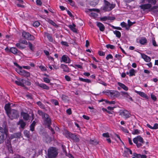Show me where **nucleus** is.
<instances>
[{
    "instance_id": "obj_1",
    "label": "nucleus",
    "mask_w": 158,
    "mask_h": 158,
    "mask_svg": "<svg viewBox=\"0 0 158 158\" xmlns=\"http://www.w3.org/2000/svg\"><path fill=\"white\" fill-rule=\"evenodd\" d=\"M38 114L40 115L44 119V123L47 125L48 127L51 130L52 133L54 134L55 132L54 131L50 126L51 122L49 116L47 114L44 113L41 110H38Z\"/></svg>"
},
{
    "instance_id": "obj_2",
    "label": "nucleus",
    "mask_w": 158,
    "mask_h": 158,
    "mask_svg": "<svg viewBox=\"0 0 158 158\" xmlns=\"http://www.w3.org/2000/svg\"><path fill=\"white\" fill-rule=\"evenodd\" d=\"M8 130L6 127L4 128L0 127V144L3 143L5 136H6Z\"/></svg>"
},
{
    "instance_id": "obj_3",
    "label": "nucleus",
    "mask_w": 158,
    "mask_h": 158,
    "mask_svg": "<svg viewBox=\"0 0 158 158\" xmlns=\"http://www.w3.org/2000/svg\"><path fill=\"white\" fill-rule=\"evenodd\" d=\"M49 158H55L58 154L57 150L54 148L52 147L48 150Z\"/></svg>"
},
{
    "instance_id": "obj_4",
    "label": "nucleus",
    "mask_w": 158,
    "mask_h": 158,
    "mask_svg": "<svg viewBox=\"0 0 158 158\" xmlns=\"http://www.w3.org/2000/svg\"><path fill=\"white\" fill-rule=\"evenodd\" d=\"M7 114L12 120L14 118H17L19 117V112L17 110L14 109L11 110Z\"/></svg>"
},
{
    "instance_id": "obj_5",
    "label": "nucleus",
    "mask_w": 158,
    "mask_h": 158,
    "mask_svg": "<svg viewBox=\"0 0 158 158\" xmlns=\"http://www.w3.org/2000/svg\"><path fill=\"white\" fill-rule=\"evenodd\" d=\"M64 133L66 136L69 137L74 140L75 142H78L80 139L75 134H73L67 131H65Z\"/></svg>"
},
{
    "instance_id": "obj_6",
    "label": "nucleus",
    "mask_w": 158,
    "mask_h": 158,
    "mask_svg": "<svg viewBox=\"0 0 158 158\" xmlns=\"http://www.w3.org/2000/svg\"><path fill=\"white\" fill-rule=\"evenodd\" d=\"M105 6L103 10L105 11H110L114 8L115 5V4H110L109 2L106 0H104Z\"/></svg>"
},
{
    "instance_id": "obj_7",
    "label": "nucleus",
    "mask_w": 158,
    "mask_h": 158,
    "mask_svg": "<svg viewBox=\"0 0 158 158\" xmlns=\"http://www.w3.org/2000/svg\"><path fill=\"white\" fill-rule=\"evenodd\" d=\"M106 92L108 94V95L112 99L118 98L120 95V93L117 91L110 90Z\"/></svg>"
},
{
    "instance_id": "obj_8",
    "label": "nucleus",
    "mask_w": 158,
    "mask_h": 158,
    "mask_svg": "<svg viewBox=\"0 0 158 158\" xmlns=\"http://www.w3.org/2000/svg\"><path fill=\"white\" fill-rule=\"evenodd\" d=\"M22 36L26 39L30 40H34L35 39L34 37L30 34L28 32L23 31L22 33Z\"/></svg>"
},
{
    "instance_id": "obj_9",
    "label": "nucleus",
    "mask_w": 158,
    "mask_h": 158,
    "mask_svg": "<svg viewBox=\"0 0 158 158\" xmlns=\"http://www.w3.org/2000/svg\"><path fill=\"white\" fill-rule=\"evenodd\" d=\"M120 115L124 116L126 118H127L130 117V114L128 111L124 110L120 111Z\"/></svg>"
},
{
    "instance_id": "obj_10",
    "label": "nucleus",
    "mask_w": 158,
    "mask_h": 158,
    "mask_svg": "<svg viewBox=\"0 0 158 158\" xmlns=\"http://www.w3.org/2000/svg\"><path fill=\"white\" fill-rule=\"evenodd\" d=\"M133 141L134 143H138V141L142 143H144L143 138L139 135H138L136 137L134 138L133 139Z\"/></svg>"
},
{
    "instance_id": "obj_11",
    "label": "nucleus",
    "mask_w": 158,
    "mask_h": 158,
    "mask_svg": "<svg viewBox=\"0 0 158 158\" xmlns=\"http://www.w3.org/2000/svg\"><path fill=\"white\" fill-rule=\"evenodd\" d=\"M139 7L143 10L149 9H150L152 8V5L151 4L148 3L140 5L139 6Z\"/></svg>"
},
{
    "instance_id": "obj_12",
    "label": "nucleus",
    "mask_w": 158,
    "mask_h": 158,
    "mask_svg": "<svg viewBox=\"0 0 158 158\" xmlns=\"http://www.w3.org/2000/svg\"><path fill=\"white\" fill-rule=\"evenodd\" d=\"M36 85L46 90H48L49 89V87L44 83L39 84V82H36Z\"/></svg>"
},
{
    "instance_id": "obj_13",
    "label": "nucleus",
    "mask_w": 158,
    "mask_h": 158,
    "mask_svg": "<svg viewBox=\"0 0 158 158\" xmlns=\"http://www.w3.org/2000/svg\"><path fill=\"white\" fill-rule=\"evenodd\" d=\"M24 80L23 79H19L18 81H15V82L18 85L24 87Z\"/></svg>"
},
{
    "instance_id": "obj_14",
    "label": "nucleus",
    "mask_w": 158,
    "mask_h": 158,
    "mask_svg": "<svg viewBox=\"0 0 158 158\" xmlns=\"http://www.w3.org/2000/svg\"><path fill=\"white\" fill-rule=\"evenodd\" d=\"M121 93L122 95L123 96L126 98H127L129 99L132 101H133V100L132 98L127 93L124 92V91H121Z\"/></svg>"
},
{
    "instance_id": "obj_15",
    "label": "nucleus",
    "mask_w": 158,
    "mask_h": 158,
    "mask_svg": "<svg viewBox=\"0 0 158 158\" xmlns=\"http://www.w3.org/2000/svg\"><path fill=\"white\" fill-rule=\"evenodd\" d=\"M21 115L25 120H27L29 118V116L27 113L22 112L21 113Z\"/></svg>"
},
{
    "instance_id": "obj_16",
    "label": "nucleus",
    "mask_w": 158,
    "mask_h": 158,
    "mask_svg": "<svg viewBox=\"0 0 158 158\" xmlns=\"http://www.w3.org/2000/svg\"><path fill=\"white\" fill-rule=\"evenodd\" d=\"M97 25L99 28V30L101 31H103L105 29V27L104 25L100 22H97Z\"/></svg>"
},
{
    "instance_id": "obj_17",
    "label": "nucleus",
    "mask_w": 158,
    "mask_h": 158,
    "mask_svg": "<svg viewBox=\"0 0 158 158\" xmlns=\"http://www.w3.org/2000/svg\"><path fill=\"white\" fill-rule=\"evenodd\" d=\"M141 55L142 57L144 59L146 62H149L150 61L151 59L150 57L143 54H141Z\"/></svg>"
},
{
    "instance_id": "obj_18",
    "label": "nucleus",
    "mask_w": 158,
    "mask_h": 158,
    "mask_svg": "<svg viewBox=\"0 0 158 158\" xmlns=\"http://www.w3.org/2000/svg\"><path fill=\"white\" fill-rule=\"evenodd\" d=\"M60 67L63 69L64 71L65 72H69L70 71L69 68L66 65L62 64L61 65Z\"/></svg>"
},
{
    "instance_id": "obj_19",
    "label": "nucleus",
    "mask_w": 158,
    "mask_h": 158,
    "mask_svg": "<svg viewBox=\"0 0 158 158\" xmlns=\"http://www.w3.org/2000/svg\"><path fill=\"white\" fill-rule=\"evenodd\" d=\"M62 60L66 63H69L70 62L69 59L65 55H63L61 57Z\"/></svg>"
},
{
    "instance_id": "obj_20",
    "label": "nucleus",
    "mask_w": 158,
    "mask_h": 158,
    "mask_svg": "<svg viewBox=\"0 0 158 158\" xmlns=\"http://www.w3.org/2000/svg\"><path fill=\"white\" fill-rule=\"evenodd\" d=\"M43 135L45 139V140L47 142H50L51 141L50 137L48 135L46 132H45L43 133Z\"/></svg>"
},
{
    "instance_id": "obj_21",
    "label": "nucleus",
    "mask_w": 158,
    "mask_h": 158,
    "mask_svg": "<svg viewBox=\"0 0 158 158\" xmlns=\"http://www.w3.org/2000/svg\"><path fill=\"white\" fill-rule=\"evenodd\" d=\"M68 27L73 32L77 33V30L75 28L76 25L74 24L73 23V25H69Z\"/></svg>"
},
{
    "instance_id": "obj_22",
    "label": "nucleus",
    "mask_w": 158,
    "mask_h": 158,
    "mask_svg": "<svg viewBox=\"0 0 158 158\" xmlns=\"http://www.w3.org/2000/svg\"><path fill=\"white\" fill-rule=\"evenodd\" d=\"M135 92L137 94H139L142 97L148 98V97L144 93L140 91H138L136 90H135Z\"/></svg>"
},
{
    "instance_id": "obj_23",
    "label": "nucleus",
    "mask_w": 158,
    "mask_h": 158,
    "mask_svg": "<svg viewBox=\"0 0 158 158\" xmlns=\"http://www.w3.org/2000/svg\"><path fill=\"white\" fill-rule=\"evenodd\" d=\"M18 124L20 125L22 129L24 128L26 125L25 123L24 122L22 119L20 120L18 122Z\"/></svg>"
},
{
    "instance_id": "obj_24",
    "label": "nucleus",
    "mask_w": 158,
    "mask_h": 158,
    "mask_svg": "<svg viewBox=\"0 0 158 158\" xmlns=\"http://www.w3.org/2000/svg\"><path fill=\"white\" fill-rule=\"evenodd\" d=\"M21 75L26 77H29L30 76V73L29 72L26 71L24 70H22Z\"/></svg>"
},
{
    "instance_id": "obj_25",
    "label": "nucleus",
    "mask_w": 158,
    "mask_h": 158,
    "mask_svg": "<svg viewBox=\"0 0 158 158\" xmlns=\"http://www.w3.org/2000/svg\"><path fill=\"white\" fill-rule=\"evenodd\" d=\"M149 11H153L154 13H156L158 12V6H154L149 10Z\"/></svg>"
},
{
    "instance_id": "obj_26",
    "label": "nucleus",
    "mask_w": 158,
    "mask_h": 158,
    "mask_svg": "<svg viewBox=\"0 0 158 158\" xmlns=\"http://www.w3.org/2000/svg\"><path fill=\"white\" fill-rule=\"evenodd\" d=\"M10 51L15 54H16L19 52V51L14 47L11 48L10 49Z\"/></svg>"
},
{
    "instance_id": "obj_27",
    "label": "nucleus",
    "mask_w": 158,
    "mask_h": 158,
    "mask_svg": "<svg viewBox=\"0 0 158 158\" xmlns=\"http://www.w3.org/2000/svg\"><path fill=\"white\" fill-rule=\"evenodd\" d=\"M118 84L119 86H120L124 90L127 91L128 90V87H127L124 84H123L119 82L118 83Z\"/></svg>"
},
{
    "instance_id": "obj_28",
    "label": "nucleus",
    "mask_w": 158,
    "mask_h": 158,
    "mask_svg": "<svg viewBox=\"0 0 158 158\" xmlns=\"http://www.w3.org/2000/svg\"><path fill=\"white\" fill-rule=\"evenodd\" d=\"M5 109L6 112L7 114H8L11 110L10 108V104H6L5 106Z\"/></svg>"
},
{
    "instance_id": "obj_29",
    "label": "nucleus",
    "mask_w": 158,
    "mask_h": 158,
    "mask_svg": "<svg viewBox=\"0 0 158 158\" xmlns=\"http://www.w3.org/2000/svg\"><path fill=\"white\" fill-rule=\"evenodd\" d=\"M98 0H93L90 2V5L92 6H95L98 3Z\"/></svg>"
},
{
    "instance_id": "obj_30",
    "label": "nucleus",
    "mask_w": 158,
    "mask_h": 158,
    "mask_svg": "<svg viewBox=\"0 0 158 158\" xmlns=\"http://www.w3.org/2000/svg\"><path fill=\"white\" fill-rule=\"evenodd\" d=\"M45 35L46 36L50 41H52L53 39L50 34L48 33L45 32Z\"/></svg>"
},
{
    "instance_id": "obj_31",
    "label": "nucleus",
    "mask_w": 158,
    "mask_h": 158,
    "mask_svg": "<svg viewBox=\"0 0 158 158\" xmlns=\"http://www.w3.org/2000/svg\"><path fill=\"white\" fill-rule=\"evenodd\" d=\"M113 32L118 38H120L121 37V33L119 31L116 30L114 31Z\"/></svg>"
},
{
    "instance_id": "obj_32",
    "label": "nucleus",
    "mask_w": 158,
    "mask_h": 158,
    "mask_svg": "<svg viewBox=\"0 0 158 158\" xmlns=\"http://www.w3.org/2000/svg\"><path fill=\"white\" fill-rule=\"evenodd\" d=\"M147 42V40L146 38H143L141 39L139 41V43L142 44H145Z\"/></svg>"
},
{
    "instance_id": "obj_33",
    "label": "nucleus",
    "mask_w": 158,
    "mask_h": 158,
    "mask_svg": "<svg viewBox=\"0 0 158 158\" xmlns=\"http://www.w3.org/2000/svg\"><path fill=\"white\" fill-rule=\"evenodd\" d=\"M79 80L81 81L86 82L87 83H90L91 82V81L89 79H83L82 78H79Z\"/></svg>"
},
{
    "instance_id": "obj_34",
    "label": "nucleus",
    "mask_w": 158,
    "mask_h": 158,
    "mask_svg": "<svg viewBox=\"0 0 158 158\" xmlns=\"http://www.w3.org/2000/svg\"><path fill=\"white\" fill-rule=\"evenodd\" d=\"M24 135L26 136L27 138H29L30 137V132L29 131L27 130L25 131H24Z\"/></svg>"
},
{
    "instance_id": "obj_35",
    "label": "nucleus",
    "mask_w": 158,
    "mask_h": 158,
    "mask_svg": "<svg viewBox=\"0 0 158 158\" xmlns=\"http://www.w3.org/2000/svg\"><path fill=\"white\" fill-rule=\"evenodd\" d=\"M135 70L134 69H131L129 71L130 76H131L135 75Z\"/></svg>"
},
{
    "instance_id": "obj_36",
    "label": "nucleus",
    "mask_w": 158,
    "mask_h": 158,
    "mask_svg": "<svg viewBox=\"0 0 158 158\" xmlns=\"http://www.w3.org/2000/svg\"><path fill=\"white\" fill-rule=\"evenodd\" d=\"M28 44L29 45V47L30 49L32 51H33L34 50V47L33 46V45L31 42H30L28 43Z\"/></svg>"
},
{
    "instance_id": "obj_37",
    "label": "nucleus",
    "mask_w": 158,
    "mask_h": 158,
    "mask_svg": "<svg viewBox=\"0 0 158 158\" xmlns=\"http://www.w3.org/2000/svg\"><path fill=\"white\" fill-rule=\"evenodd\" d=\"M148 2L149 3L155 5L156 4V0H147Z\"/></svg>"
},
{
    "instance_id": "obj_38",
    "label": "nucleus",
    "mask_w": 158,
    "mask_h": 158,
    "mask_svg": "<svg viewBox=\"0 0 158 158\" xmlns=\"http://www.w3.org/2000/svg\"><path fill=\"white\" fill-rule=\"evenodd\" d=\"M19 42L21 44H23L26 45H27L28 43L26 40L22 39H20L19 41Z\"/></svg>"
},
{
    "instance_id": "obj_39",
    "label": "nucleus",
    "mask_w": 158,
    "mask_h": 158,
    "mask_svg": "<svg viewBox=\"0 0 158 158\" xmlns=\"http://www.w3.org/2000/svg\"><path fill=\"white\" fill-rule=\"evenodd\" d=\"M20 44L21 43H17L16 44V46L17 47H18V48H20V49H23L24 48H25V47L23 46Z\"/></svg>"
},
{
    "instance_id": "obj_40",
    "label": "nucleus",
    "mask_w": 158,
    "mask_h": 158,
    "mask_svg": "<svg viewBox=\"0 0 158 158\" xmlns=\"http://www.w3.org/2000/svg\"><path fill=\"white\" fill-rule=\"evenodd\" d=\"M106 47L107 48H110L111 49H114L115 48L114 46L110 44L106 45Z\"/></svg>"
},
{
    "instance_id": "obj_41",
    "label": "nucleus",
    "mask_w": 158,
    "mask_h": 158,
    "mask_svg": "<svg viewBox=\"0 0 158 158\" xmlns=\"http://www.w3.org/2000/svg\"><path fill=\"white\" fill-rule=\"evenodd\" d=\"M132 134L133 135L137 134L138 135L139 133V131L138 129H135L134 131L132 132Z\"/></svg>"
},
{
    "instance_id": "obj_42",
    "label": "nucleus",
    "mask_w": 158,
    "mask_h": 158,
    "mask_svg": "<svg viewBox=\"0 0 158 158\" xmlns=\"http://www.w3.org/2000/svg\"><path fill=\"white\" fill-rule=\"evenodd\" d=\"M33 25L34 27H38L40 25V23L38 21H35L33 23Z\"/></svg>"
},
{
    "instance_id": "obj_43",
    "label": "nucleus",
    "mask_w": 158,
    "mask_h": 158,
    "mask_svg": "<svg viewBox=\"0 0 158 158\" xmlns=\"http://www.w3.org/2000/svg\"><path fill=\"white\" fill-rule=\"evenodd\" d=\"M43 80L46 83H49L50 81V79L48 78L44 77Z\"/></svg>"
},
{
    "instance_id": "obj_44",
    "label": "nucleus",
    "mask_w": 158,
    "mask_h": 158,
    "mask_svg": "<svg viewBox=\"0 0 158 158\" xmlns=\"http://www.w3.org/2000/svg\"><path fill=\"white\" fill-rule=\"evenodd\" d=\"M88 10L89 11H94L97 12H99L100 11L99 9H88Z\"/></svg>"
},
{
    "instance_id": "obj_45",
    "label": "nucleus",
    "mask_w": 158,
    "mask_h": 158,
    "mask_svg": "<svg viewBox=\"0 0 158 158\" xmlns=\"http://www.w3.org/2000/svg\"><path fill=\"white\" fill-rule=\"evenodd\" d=\"M90 143L94 145H96L98 143V142L91 139L90 140Z\"/></svg>"
},
{
    "instance_id": "obj_46",
    "label": "nucleus",
    "mask_w": 158,
    "mask_h": 158,
    "mask_svg": "<svg viewBox=\"0 0 158 158\" xmlns=\"http://www.w3.org/2000/svg\"><path fill=\"white\" fill-rule=\"evenodd\" d=\"M129 152H130V154H132V151L131 150L129 149V148H126V150H125V152H127V154H128Z\"/></svg>"
},
{
    "instance_id": "obj_47",
    "label": "nucleus",
    "mask_w": 158,
    "mask_h": 158,
    "mask_svg": "<svg viewBox=\"0 0 158 158\" xmlns=\"http://www.w3.org/2000/svg\"><path fill=\"white\" fill-rule=\"evenodd\" d=\"M52 102L53 104H54L55 105H58V101L56 100H52Z\"/></svg>"
},
{
    "instance_id": "obj_48",
    "label": "nucleus",
    "mask_w": 158,
    "mask_h": 158,
    "mask_svg": "<svg viewBox=\"0 0 158 158\" xmlns=\"http://www.w3.org/2000/svg\"><path fill=\"white\" fill-rule=\"evenodd\" d=\"M15 136V138H20L21 136V134L20 132L14 134Z\"/></svg>"
},
{
    "instance_id": "obj_49",
    "label": "nucleus",
    "mask_w": 158,
    "mask_h": 158,
    "mask_svg": "<svg viewBox=\"0 0 158 158\" xmlns=\"http://www.w3.org/2000/svg\"><path fill=\"white\" fill-rule=\"evenodd\" d=\"M121 129L125 133H128V130L124 127H120Z\"/></svg>"
},
{
    "instance_id": "obj_50",
    "label": "nucleus",
    "mask_w": 158,
    "mask_h": 158,
    "mask_svg": "<svg viewBox=\"0 0 158 158\" xmlns=\"http://www.w3.org/2000/svg\"><path fill=\"white\" fill-rule=\"evenodd\" d=\"M113 58V56L111 54L108 55L106 57V59L107 60H108L109 59H112Z\"/></svg>"
},
{
    "instance_id": "obj_51",
    "label": "nucleus",
    "mask_w": 158,
    "mask_h": 158,
    "mask_svg": "<svg viewBox=\"0 0 158 158\" xmlns=\"http://www.w3.org/2000/svg\"><path fill=\"white\" fill-rule=\"evenodd\" d=\"M61 44L62 45H64L65 46L67 47L69 46L68 43L66 42H64V41H62L61 42Z\"/></svg>"
},
{
    "instance_id": "obj_52",
    "label": "nucleus",
    "mask_w": 158,
    "mask_h": 158,
    "mask_svg": "<svg viewBox=\"0 0 158 158\" xmlns=\"http://www.w3.org/2000/svg\"><path fill=\"white\" fill-rule=\"evenodd\" d=\"M102 136L108 138L109 137V134L108 132L104 133L102 134Z\"/></svg>"
},
{
    "instance_id": "obj_53",
    "label": "nucleus",
    "mask_w": 158,
    "mask_h": 158,
    "mask_svg": "<svg viewBox=\"0 0 158 158\" xmlns=\"http://www.w3.org/2000/svg\"><path fill=\"white\" fill-rule=\"evenodd\" d=\"M24 85L26 84L27 85H30L31 84V83L28 81H27L26 80H24Z\"/></svg>"
},
{
    "instance_id": "obj_54",
    "label": "nucleus",
    "mask_w": 158,
    "mask_h": 158,
    "mask_svg": "<svg viewBox=\"0 0 158 158\" xmlns=\"http://www.w3.org/2000/svg\"><path fill=\"white\" fill-rule=\"evenodd\" d=\"M98 54L100 56H104L105 55V53L102 51H99Z\"/></svg>"
},
{
    "instance_id": "obj_55",
    "label": "nucleus",
    "mask_w": 158,
    "mask_h": 158,
    "mask_svg": "<svg viewBox=\"0 0 158 158\" xmlns=\"http://www.w3.org/2000/svg\"><path fill=\"white\" fill-rule=\"evenodd\" d=\"M36 2L38 5L41 6L42 4V2L40 0H36Z\"/></svg>"
},
{
    "instance_id": "obj_56",
    "label": "nucleus",
    "mask_w": 158,
    "mask_h": 158,
    "mask_svg": "<svg viewBox=\"0 0 158 158\" xmlns=\"http://www.w3.org/2000/svg\"><path fill=\"white\" fill-rule=\"evenodd\" d=\"M48 22L53 26H55L56 25V24L53 21L51 20H48Z\"/></svg>"
},
{
    "instance_id": "obj_57",
    "label": "nucleus",
    "mask_w": 158,
    "mask_h": 158,
    "mask_svg": "<svg viewBox=\"0 0 158 158\" xmlns=\"http://www.w3.org/2000/svg\"><path fill=\"white\" fill-rule=\"evenodd\" d=\"M107 19V17L105 16L101 18H100V20L102 21H106L107 20H108Z\"/></svg>"
},
{
    "instance_id": "obj_58",
    "label": "nucleus",
    "mask_w": 158,
    "mask_h": 158,
    "mask_svg": "<svg viewBox=\"0 0 158 158\" xmlns=\"http://www.w3.org/2000/svg\"><path fill=\"white\" fill-rule=\"evenodd\" d=\"M133 156L137 158H139L140 157L141 154H137L136 153H134L133 154Z\"/></svg>"
},
{
    "instance_id": "obj_59",
    "label": "nucleus",
    "mask_w": 158,
    "mask_h": 158,
    "mask_svg": "<svg viewBox=\"0 0 158 158\" xmlns=\"http://www.w3.org/2000/svg\"><path fill=\"white\" fill-rule=\"evenodd\" d=\"M107 19L110 20H113L115 19V18L114 17L107 16Z\"/></svg>"
},
{
    "instance_id": "obj_60",
    "label": "nucleus",
    "mask_w": 158,
    "mask_h": 158,
    "mask_svg": "<svg viewBox=\"0 0 158 158\" xmlns=\"http://www.w3.org/2000/svg\"><path fill=\"white\" fill-rule=\"evenodd\" d=\"M151 98L154 101H156V96L153 94H151Z\"/></svg>"
},
{
    "instance_id": "obj_61",
    "label": "nucleus",
    "mask_w": 158,
    "mask_h": 158,
    "mask_svg": "<svg viewBox=\"0 0 158 158\" xmlns=\"http://www.w3.org/2000/svg\"><path fill=\"white\" fill-rule=\"evenodd\" d=\"M128 23L129 26L130 27L131 25H132L134 23H135V22L132 23L131 22L130 20H128Z\"/></svg>"
},
{
    "instance_id": "obj_62",
    "label": "nucleus",
    "mask_w": 158,
    "mask_h": 158,
    "mask_svg": "<svg viewBox=\"0 0 158 158\" xmlns=\"http://www.w3.org/2000/svg\"><path fill=\"white\" fill-rule=\"evenodd\" d=\"M153 129H156L158 128V124L155 123L154 124V126L153 127Z\"/></svg>"
},
{
    "instance_id": "obj_63",
    "label": "nucleus",
    "mask_w": 158,
    "mask_h": 158,
    "mask_svg": "<svg viewBox=\"0 0 158 158\" xmlns=\"http://www.w3.org/2000/svg\"><path fill=\"white\" fill-rule=\"evenodd\" d=\"M37 104L39 105V106H40L41 107H43V105L41 103V102H36Z\"/></svg>"
},
{
    "instance_id": "obj_64",
    "label": "nucleus",
    "mask_w": 158,
    "mask_h": 158,
    "mask_svg": "<svg viewBox=\"0 0 158 158\" xmlns=\"http://www.w3.org/2000/svg\"><path fill=\"white\" fill-rule=\"evenodd\" d=\"M65 78L66 80H67V81H70V78L69 76L67 75H66L65 76Z\"/></svg>"
}]
</instances>
